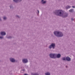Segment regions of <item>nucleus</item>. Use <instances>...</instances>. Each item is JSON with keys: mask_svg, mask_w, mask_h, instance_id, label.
<instances>
[{"mask_svg": "<svg viewBox=\"0 0 75 75\" xmlns=\"http://www.w3.org/2000/svg\"><path fill=\"white\" fill-rule=\"evenodd\" d=\"M54 34L57 37H62L64 36V34L62 32L59 31H55Z\"/></svg>", "mask_w": 75, "mask_h": 75, "instance_id": "1", "label": "nucleus"}, {"mask_svg": "<svg viewBox=\"0 0 75 75\" xmlns=\"http://www.w3.org/2000/svg\"><path fill=\"white\" fill-rule=\"evenodd\" d=\"M54 14L58 16H62V11L61 10H56L53 12Z\"/></svg>", "mask_w": 75, "mask_h": 75, "instance_id": "2", "label": "nucleus"}, {"mask_svg": "<svg viewBox=\"0 0 75 75\" xmlns=\"http://www.w3.org/2000/svg\"><path fill=\"white\" fill-rule=\"evenodd\" d=\"M49 49H51L52 48L53 50L55 48V44L54 43H52L49 47Z\"/></svg>", "mask_w": 75, "mask_h": 75, "instance_id": "3", "label": "nucleus"}, {"mask_svg": "<svg viewBox=\"0 0 75 75\" xmlns=\"http://www.w3.org/2000/svg\"><path fill=\"white\" fill-rule=\"evenodd\" d=\"M50 58H53V59H55L56 58V54L51 53L49 54Z\"/></svg>", "mask_w": 75, "mask_h": 75, "instance_id": "4", "label": "nucleus"}, {"mask_svg": "<svg viewBox=\"0 0 75 75\" xmlns=\"http://www.w3.org/2000/svg\"><path fill=\"white\" fill-rule=\"evenodd\" d=\"M68 16V13H63L62 12V15L61 16H62L63 18H66V17H67Z\"/></svg>", "mask_w": 75, "mask_h": 75, "instance_id": "5", "label": "nucleus"}, {"mask_svg": "<svg viewBox=\"0 0 75 75\" xmlns=\"http://www.w3.org/2000/svg\"><path fill=\"white\" fill-rule=\"evenodd\" d=\"M61 55L60 54H56V58H59L61 57Z\"/></svg>", "mask_w": 75, "mask_h": 75, "instance_id": "6", "label": "nucleus"}, {"mask_svg": "<svg viewBox=\"0 0 75 75\" xmlns=\"http://www.w3.org/2000/svg\"><path fill=\"white\" fill-rule=\"evenodd\" d=\"M22 62L23 63H27L28 62V60L27 59H24L22 60Z\"/></svg>", "mask_w": 75, "mask_h": 75, "instance_id": "7", "label": "nucleus"}, {"mask_svg": "<svg viewBox=\"0 0 75 75\" xmlns=\"http://www.w3.org/2000/svg\"><path fill=\"white\" fill-rule=\"evenodd\" d=\"M0 35H6V32H1L0 33Z\"/></svg>", "mask_w": 75, "mask_h": 75, "instance_id": "8", "label": "nucleus"}, {"mask_svg": "<svg viewBox=\"0 0 75 75\" xmlns=\"http://www.w3.org/2000/svg\"><path fill=\"white\" fill-rule=\"evenodd\" d=\"M14 2H15V3H18V2H20V1H22V0H13Z\"/></svg>", "mask_w": 75, "mask_h": 75, "instance_id": "9", "label": "nucleus"}, {"mask_svg": "<svg viewBox=\"0 0 75 75\" xmlns=\"http://www.w3.org/2000/svg\"><path fill=\"white\" fill-rule=\"evenodd\" d=\"M10 61L12 62H14L15 61V59L13 58H10Z\"/></svg>", "mask_w": 75, "mask_h": 75, "instance_id": "10", "label": "nucleus"}, {"mask_svg": "<svg viewBox=\"0 0 75 75\" xmlns=\"http://www.w3.org/2000/svg\"><path fill=\"white\" fill-rule=\"evenodd\" d=\"M41 3L43 4H46V3H47V1H44V0H42L41 1Z\"/></svg>", "mask_w": 75, "mask_h": 75, "instance_id": "11", "label": "nucleus"}, {"mask_svg": "<svg viewBox=\"0 0 75 75\" xmlns=\"http://www.w3.org/2000/svg\"><path fill=\"white\" fill-rule=\"evenodd\" d=\"M66 61H71V58L69 57H67L66 58Z\"/></svg>", "mask_w": 75, "mask_h": 75, "instance_id": "12", "label": "nucleus"}, {"mask_svg": "<svg viewBox=\"0 0 75 75\" xmlns=\"http://www.w3.org/2000/svg\"><path fill=\"white\" fill-rule=\"evenodd\" d=\"M6 38H8V39H11L12 38H13V37L11 36H6Z\"/></svg>", "mask_w": 75, "mask_h": 75, "instance_id": "13", "label": "nucleus"}, {"mask_svg": "<svg viewBox=\"0 0 75 75\" xmlns=\"http://www.w3.org/2000/svg\"><path fill=\"white\" fill-rule=\"evenodd\" d=\"M9 7H10V8L11 10H13V8H14V7H13V5L12 4H11L9 6Z\"/></svg>", "mask_w": 75, "mask_h": 75, "instance_id": "14", "label": "nucleus"}, {"mask_svg": "<svg viewBox=\"0 0 75 75\" xmlns=\"http://www.w3.org/2000/svg\"><path fill=\"white\" fill-rule=\"evenodd\" d=\"M66 9L67 10L69 9V8H71V6H67L66 7Z\"/></svg>", "mask_w": 75, "mask_h": 75, "instance_id": "15", "label": "nucleus"}, {"mask_svg": "<svg viewBox=\"0 0 75 75\" xmlns=\"http://www.w3.org/2000/svg\"><path fill=\"white\" fill-rule=\"evenodd\" d=\"M74 11V9H71L70 10H69V11L70 13H73V11Z\"/></svg>", "mask_w": 75, "mask_h": 75, "instance_id": "16", "label": "nucleus"}, {"mask_svg": "<svg viewBox=\"0 0 75 75\" xmlns=\"http://www.w3.org/2000/svg\"><path fill=\"white\" fill-rule=\"evenodd\" d=\"M7 17L6 16H4L3 17V19L4 20H7Z\"/></svg>", "mask_w": 75, "mask_h": 75, "instance_id": "17", "label": "nucleus"}, {"mask_svg": "<svg viewBox=\"0 0 75 75\" xmlns=\"http://www.w3.org/2000/svg\"><path fill=\"white\" fill-rule=\"evenodd\" d=\"M45 75H50V73L49 72L45 73Z\"/></svg>", "mask_w": 75, "mask_h": 75, "instance_id": "18", "label": "nucleus"}, {"mask_svg": "<svg viewBox=\"0 0 75 75\" xmlns=\"http://www.w3.org/2000/svg\"><path fill=\"white\" fill-rule=\"evenodd\" d=\"M62 60L63 61H66V58L65 57H64L62 58Z\"/></svg>", "mask_w": 75, "mask_h": 75, "instance_id": "19", "label": "nucleus"}, {"mask_svg": "<svg viewBox=\"0 0 75 75\" xmlns=\"http://www.w3.org/2000/svg\"><path fill=\"white\" fill-rule=\"evenodd\" d=\"M16 17H17V18H20V16H19L18 15H16Z\"/></svg>", "mask_w": 75, "mask_h": 75, "instance_id": "20", "label": "nucleus"}, {"mask_svg": "<svg viewBox=\"0 0 75 75\" xmlns=\"http://www.w3.org/2000/svg\"><path fill=\"white\" fill-rule=\"evenodd\" d=\"M3 38H4V37L3 36H0V39L2 40V39H3Z\"/></svg>", "mask_w": 75, "mask_h": 75, "instance_id": "21", "label": "nucleus"}, {"mask_svg": "<svg viewBox=\"0 0 75 75\" xmlns=\"http://www.w3.org/2000/svg\"><path fill=\"white\" fill-rule=\"evenodd\" d=\"M22 71H25V69H23L21 71V72H22Z\"/></svg>", "mask_w": 75, "mask_h": 75, "instance_id": "22", "label": "nucleus"}, {"mask_svg": "<svg viewBox=\"0 0 75 75\" xmlns=\"http://www.w3.org/2000/svg\"><path fill=\"white\" fill-rule=\"evenodd\" d=\"M2 21L1 20V17H0V21Z\"/></svg>", "mask_w": 75, "mask_h": 75, "instance_id": "23", "label": "nucleus"}, {"mask_svg": "<svg viewBox=\"0 0 75 75\" xmlns=\"http://www.w3.org/2000/svg\"><path fill=\"white\" fill-rule=\"evenodd\" d=\"M74 19H73V18H71V20H72V21H74Z\"/></svg>", "mask_w": 75, "mask_h": 75, "instance_id": "24", "label": "nucleus"}, {"mask_svg": "<svg viewBox=\"0 0 75 75\" xmlns=\"http://www.w3.org/2000/svg\"><path fill=\"white\" fill-rule=\"evenodd\" d=\"M24 75H28V74H24Z\"/></svg>", "mask_w": 75, "mask_h": 75, "instance_id": "25", "label": "nucleus"}, {"mask_svg": "<svg viewBox=\"0 0 75 75\" xmlns=\"http://www.w3.org/2000/svg\"><path fill=\"white\" fill-rule=\"evenodd\" d=\"M38 14H39V12L38 10Z\"/></svg>", "mask_w": 75, "mask_h": 75, "instance_id": "26", "label": "nucleus"}, {"mask_svg": "<svg viewBox=\"0 0 75 75\" xmlns=\"http://www.w3.org/2000/svg\"><path fill=\"white\" fill-rule=\"evenodd\" d=\"M72 7H73V8H75V7L74 6H72Z\"/></svg>", "mask_w": 75, "mask_h": 75, "instance_id": "27", "label": "nucleus"}, {"mask_svg": "<svg viewBox=\"0 0 75 75\" xmlns=\"http://www.w3.org/2000/svg\"><path fill=\"white\" fill-rule=\"evenodd\" d=\"M66 67H67V66H66Z\"/></svg>", "mask_w": 75, "mask_h": 75, "instance_id": "28", "label": "nucleus"}]
</instances>
